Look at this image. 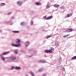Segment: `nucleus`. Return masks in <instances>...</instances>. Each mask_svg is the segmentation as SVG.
I'll use <instances>...</instances> for the list:
<instances>
[{
  "mask_svg": "<svg viewBox=\"0 0 76 76\" xmlns=\"http://www.w3.org/2000/svg\"><path fill=\"white\" fill-rule=\"evenodd\" d=\"M20 43H18V44H12V47H19V46H20Z\"/></svg>",
  "mask_w": 76,
  "mask_h": 76,
  "instance_id": "1",
  "label": "nucleus"
},
{
  "mask_svg": "<svg viewBox=\"0 0 76 76\" xmlns=\"http://www.w3.org/2000/svg\"><path fill=\"white\" fill-rule=\"evenodd\" d=\"M72 31H73V29L72 28L68 29L67 31V32H72Z\"/></svg>",
  "mask_w": 76,
  "mask_h": 76,
  "instance_id": "2",
  "label": "nucleus"
},
{
  "mask_svg": "<svg viewBox=\"0 0 76 76\" xmlns=\"http://www.w3.org/2000/svg\"><path fill=\"white\" fill-rule=\"evenodd\" d=\"M36 4L37 6H39L41 5V3L39 2H36Z\"/></svg>",
  "mask_w": 76,
  "mask_h": 76,
  "instance_id": "3",
  "label": "nucleus"
},
{
  "mask_svg": "<svg viewBox=\"0 0 76 76\" xmlns=\"http://www.w3.org/2000/svg\"><path fill=\"white\" fill-rule=\"evenodd\" d=\"M9 53V52H6L4 53H2V55H6V54H8Z\"/></svg>",
  "mask_w": 76,
  "mask_h": 76,
  "instance_id": "4",
  "label": "nucleus"
},
{
  "mask_svg": "<svg viewBox=\"0 0 76 76\" xmlns=\"http://www.w3.org/2000/svg\"><path fill=\"white\" fill-rule=\"evenodd\" d=\"M10 58L12 60H15L16 59V58L15 57H11Z\"/></svg>",
  "mask_w": 76,
  "mask_h": 76,
  "instance_id": "5",
  "label": "nucleus"
},
{
  "mask_svg": "<svg viewBox=\"0 0 76 76\" xmlns=\"http://www.w3.org/2000/svg\"><path fill=\"white\" fill-rule=\"evenodd\" d=\"M15 42H17V43H19V42H20V41L19 39H17L15 40Z\"/></svg>",
  "mask_w": 76,
  "mask_h": 76,
  "instance_id": "6",
  "label": "nucleus"
},
{
  "mask_svg": "<svg viewBox=\"0 0 76 76\" xmlns=\"http://www.w3.org/2000/svg\"><path fill=\"white\" fill-rule=\"evenodd\" d=\"M55 44L56 47H58V46L59 45L58 43L57 42H55Z\"/></svg>",
  "mask_w": 76,
  "mask_h": 76,
  "instance_id": "7",
  "label": "nucleus"
},
{
  "mask_svg": "<svg viewBox=\"0 0 76 76\" xmlns=\"http://www.w3.org/2000/svg\"><path fill=\"white\" fill-rule=\"evenodd\" d=\"M15 69H16V70H20V69H21V67H16L15 68Z\"/></svg>",
  "mask_w": 76,
  "mask_h": 76,
  "instance_id": "8",
  "label": "nucleus"
},
{
  "mask_svg": "<svg viewBox=\"0 0 76 76\" xmlns=\"http://www.w3.org/2000/svg\"><path fill=\"white\" fill-rule=\"evenodd\" d=\"M76 56H75L74 57H73L72 58L71 60H76Z\"/></svg>",
  "mask_w": 76,
  "mask_h": 76,
  "instance_id": "9",
  "label": "nucleus"
},
{
  "mask_svg": "<svg viewBox=\"0 0 76 76\" xmlns=\"http://www.w3.org/2000/svg\"><path fill=\"white\" fill-rule=\"evenodd\" d=\"M17 4H19V5H20V4H22V1H18L17 3Z\"/></svg>",
  "mask_w": 76,
  "mask_h": 76,
  "instance_id": "10",
  "label": "nucleus"
},
{
  "mask_svg": "<svg viewBox=\"0 0 76 76\" xmlns=\"http://www.w3.org/2000/svg\"><path fill=\"white\" fill-rule=\"evenodd\" d=\"M53 16H51L50 17H48V20H49V19H53Z\"/></svg>",
  "mask_w": 76,
  "mask_h": 76,
  "instance_id": "11",
  "label": "nucleus"
},
{
  "mask_svg": "<svg viewBox=\"0 0 76 76\" xmlns=\"http://www.w3.org/2000/svg\"><path fill=\"white\" fill-rule=\"evenodd\" d=\"M26 44H26L25 45L26 46V47H27V46L28 45H29V42H28L26 43Z\"/></svg>",
  "mask_w": 76,
  "mask_h": 76,
  "instance_id": "12",
  "label": "nucleus"
},
{
  "mask_svg": "<svg viewBox=\"0 0 76 76\" xmlns=\"http://www.w3.org/2000/svg\"><path fill=\"white\" fill-rule=\"evenodd\" d=\"M1 58L4 61H5V59H4V58L3 57V56H2V55H1Z\"/></svg>",
  "mask_w": 76,
  "mask_h": 76,
  "instance_id": "13",
  "label": "nucleus"
},
{
  "mask_svg": "<svg viewBox=\"0 0 76 76\" xmlns=\"http://www.w3.org/2000/svg\"><path fill=\"white\" fill-rule=\"evenodd\" d=\"M54 7H58L59 6V5L58 4H55L53 6Z\"/></svg>",
  "mask_w": 76,
  "mask_h": 76,
  "instance_id": "14",
  "label": "nucleus"
},
{
  "mask_svg": "<svg viewBox=\"0 0 76 76\" xmlns=\"http://www.w3.org/2000/svg\"><path fill=\"white\" fill-rule=\"evenodd\" d=\"M70 35V34H68L66 35H64L63 36V38H66L67 37H68V36H69Z\"/></svg>",
  "mask_w": 76,
  "mask_h": 76,
  "instance_id": "15",
  "label": "nucleus"
},
{
  "mask_svg": "<svg viewBox=\"0 0 76 76\" xmlns=\"http://www.w3.org/2000/svg\"><path fill=\"white\" fill-rule=\"evenodd\" d=\"M71 16H72V14H68L67 15V18H69V17H70Z\"/></svg>",
  "mask_w": 76,
  "mask_h": 76,
  "instance_id": "16",
  "label": "nucleus"
},
{
  "mask_svg": "<svg viewBox=\"0 0 76 76\" xmlns=\"http://www.w3.org/2000/svg\"><path fill=\"white\" fill-rule=\"evenodd\" d=\"M12 32L14 33H19V32L18 31H13Z\"/></svg>",
  "mask_w": 76,
  "mask_h": 76,
  "instance_id": "17",
  "label": "nucleus"
},
{
  "mask_svg": "<svg viewBox=\"0 0 76 76\" xmlns=\"http://www.w3.org/2000/svg\"><path fill=\"white\" fill-rule=\"evenodd\" d=\"M64 6H62L60 7V8L61 9H64Z\"/></svg>",
  "mask_w": 76,
  "mask_h": 76,
  "instance_id": "18",
  "label": "nucleus"
},
{
  "mask_svg": "<svg viewBox=\"0 0 76 76\" xmlns=\"http://www.w3.org/2000/svg\"><path fill=\"white\" fill-rule=\"evenodd\" d=\"M30 73L31 74L32 76H34V73L32 72H31Z\"/></svg>",
  "mask_w": 76,
  "mask_h": 76,
  "instance_id": "19",
  "label": "nucleus"
},
{
  "mask_svg": "<svg viewBox=\"0 0 76 76\" xmlns=\"http://www.w3.org/2000/svg\"><path fill=\"white\" fill-rule=\"evenodd\" d=\"M48 53H52V51L51 50H48Z\"/></svg>",
  "mask_w": 76,
  "mask_h": 76,
  "instance_id": "20",
  "label": "nucleus"
},
{
  "mask_svg": "<svg viewBox=\"0 0 76 76\" xmlns=\"http://www.w3.org/2000/svg\"><path fill=\"white\" fill-rule=\"evenodd\" d=\"M42 70H43V69H41L38 70V72H41V71H42Z\"/></svg>",
  "mask_w": 76,
  "mask_h": 76,
  "instance_id": "21",
  "label": "nucleus"
},
{
  "mask_svg": "<svg viewBox=\"0 0 76 76\" xmlns=\"http://www.w3.org/2000/svg\"><path fill=\"white\" fill-rule=\"evenodd\" d=\"M21 25H25V23L23 22H22L21 23Z\"/></svg>",
  "mask_w": 76,
  "mask_h": 76,
  "instance_id": "22",
  "label": "nucleus"
},
{
  "mask_svg": "<svg viewBox=\"0 0 76 76\" xmlns=\"http://www.w3.org/2000/svg\"><path fill=\"white\" fill-rule=\"evenodd\" d=\"M54 50V48H51V50L52 51H53Z\"/></svg>",
  "mask_w": 76,
  "mask_h": 76,
  "instance_id": "23",
  "label": "nucleus"
},
{
  "mask_svg": "<svg viewBox=\"0 0 76 76\" xmlns=\"http://www.w3.org/2000/svg\"><path fill=\"white\" fill-rule=\"evenodd\" d=\"M53 35H48V38H50V37H53Z\"/></svg>",
  "mask_w": 76,
  "mask_h": 76,
  "instance_id": "24",
  "label": "nucleus"
},
{
  "mask_svg": "<svg viewBox=\"0 0 76 76\" xmlns=\"http://www.w3.org/2000/svg\"><path fill=\"white\" fill-rule=\"evenodd\" d=\"M45 53H48V50H46L45 51Z\"/></svg>",
  "mask_w": 76,
  "mask_h": 76,
  "instance_id": "25",
  "label": "nucleus"
},
{
  "mask_svg": "<svg viewBox=\"0 0 76 76\" xmlns=\"http://www.w3.org/2000/svg\"><path fill=\"white\" fill-rule=\"evenodd\" d=\"M39 63H42V60H40L39 61Z\"/></svg>",
  "mask_w": 76,
  "mask_h": 76,
  "instance_id": "26",
  "label": "nucleus"
},
{
  "mask_svg": "<svg viewBox=\"0 0 76 76\" xmlns=\"http://www.w3.org/2000/svg\"><path fill=\"white\" fill-rule=\"evenodd\" d=\"M46 61L42 60V63H45Z\"/></svg>",
  "mask_w": 76,
  "mask_h": 76,
  "instance_id": "27",
  "label": "nucleus"
},
{
  "mask_svg": "<svg viewBox=\"0 0 76 76\" xmlns=\"http://www.w3.org/2000/svg\"><path fill=\"white\" fill-rule=\"evenodd\" d=\"M31 25H32L33 24V21H31Z\"/></svg>",
  "mask_w": 76,
  "mask_h": 76,
  "instance_id": "28",
  "label": "nucleus"
},
{
  "mask_svg": "<svg viewBox=\"0 0 76 76\" xmlns=\"http://www.w3.org/2000/svg\"><path fill=\"white\" fill-rule=\"evenodd\" d=\"M59 60H60V61H62V59H61V58H59Z\"/></svg>",
  "mask_w": 76,
  "mask_h": 76,
  "instance_id": "29",
  "label": "nucleus"
},
{
  "mask_svg": "<svg viewBox=\"0 0 76 76\" xmlns=\"http://www.w3.org/2000/svg\"><path fill=\"white\" fill-rule=\"evenodd\" d=\"M15 54H17L18 53V51H15Z\"/></svg>",
  "mask_w": 76,
  "mask_h": 76,
  "instance_id": "30",
  "label": "nucleus"
},
{
  "mask_svg": "<svg viewBox=\"0 0 76 76\" xmlns=\"http://www.w3.org/2000/svg\"><path fill=\"white\" fill-rule=\"evenodd\" d=\"M43 19H45V18H46V16L45 17H43Z\"/></svg>",
  "mask_w": 76,
  "mask_h": 76,
  "instance_id": "31",
  "label": "nucleus"
},
{
  "mask_svg": "<svg viewBox=\"0 0 76 76\" xmlns=\"http://www.w3.org/2000/svg\"><path fill=\"white\" fill-rule=\"evenodd\" d=\"M46 75V74H44L42 76H45Z\"/></svg>",
  "mask_w": 76,
  "mask_h": 76,
  "instance_id": "32",
  "label": "nucleus"
},
{
  "mask_svg": "<svg viewBox=\"0 0 76 76\" xmlns=\"http://www.w3.org/2000/svg\"><path fill=\"white\" fill-rule=\"evenodd\" d=\"M15 67H13V66H12L11 67V68H12V69H14V68Z\"/></svg>",
  "mask_w": 76,
  "mask_h": 76,
  "instance_id": "33",
  "label": "nucleus"
},
{
  "mask_svg": "<svg viewBox=\"0 0 76 76\" xmlns=\"http://www.w3.org/2000/svg\"><path fill=\"white\" fill-rule=\"evenodd\" d=\"M11 13L10 12L8 13V15H10V14Z\"/></svg>",
  "mask_w": 76,
  "mask_h": 76,
  "instance_id": "34",
  "label": "nucleus"
},
{
  "mask_svg": "<svg viewBox=\"0 0 76 76\" xmlns=\"http://www.w3.org/2000/svg\"><path fill=\"white\" fill-rule=\"evenodd\" d=\"M50 7V5L48 6V7Z\"/></svg>",
  "mask_w": 76,
  "mask_h": 76,
  "instance_id": "35",
  "label": "nucleus"
},
{
  "mask_svg": "<svg viewBox=\"0 0 76 76\" xmlns=\"http://www.w3.org/2000/svg\"><path fill=\"white\" fill-rule=\"evenodd\" d=\"M3 5H5V3H3Z\"/></svg>",
  "mask_w": 76,
  "mask_h": 76,
  "instance_id": "36",
  "label": "nucleus"
},
{
  "mask_svg": "<svg viewBox=\"0 0 76 76\" xmlns=\"http://www.w3.org/2000/svg\"><path fill=\"white\" fill-rule=\"evenodd\" d=\"M46 20H48V18H46Z\"/></svg>",
  "mask_w": 76,
  "mask_h": 76,
  "instance_id": "37",
  "label": "nucleus"
},
{
  "mask_svg": "<svg viewBox=\"0 0 76 76\" xmlns=\"http://www.w3.org/2000/svg\"><path fill=\"white\" fill-rule=\"evenodd\" d=\"M59 63H60V64H61V62H59Z\"/></svg>",
  "mask_w": 76,
  "mask_h": 76,
  "instance_id": "38",
  "label": "nucleus"
}]
</instances>
